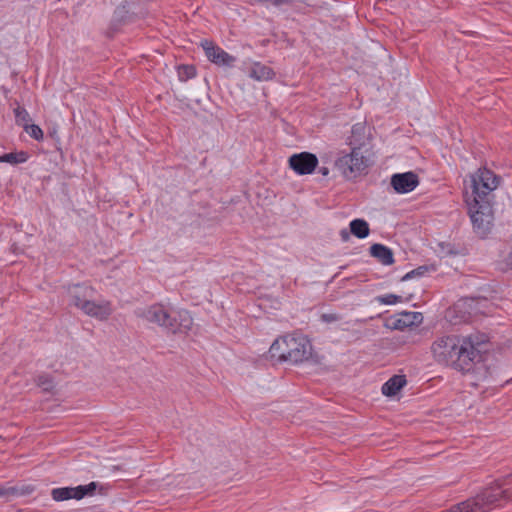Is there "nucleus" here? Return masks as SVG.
Masks as SVG:
<instances>
[{
    "instance_id": "obj_11",
    "label": "nucleus",
    "mask_w": 512,
    "mask_h": 512,
    "mask_svg": "<svg viewBox=\"0 0 512 512\" xmlns=\"http://www.w3.org/2000/svg\"><path fill=\"white\" fill-rule=\"evenodd\" d=\"M135 315L162 327L163 323L169 319V310L164 305L155 303L148 307L137 309Z\"/></svg>"
},
{
    "instance_id": "obj_23",
    "label": "nucleus",
    "mask_w": 512,
    "mask_h": 512,
    "mask_svg": "<svg viewBox=\"0 0 512 512\" xmlns=\"http://www.w3.org/2000/svg\"><path fill=\"white\" fill-rule=\"evenodd\" d=\"M180 81H187L196 75V69L193 65H180L177 70Z\"/></svg>"
},
{
    "instance_id": "obj_3",
    "label": "nucleus",
    "mask_w": 512,
    "mask_h": 512,
    "mask_svg": "<svg viewBox=\"0 0 512 512\" xmlns=\"http://www.w3.org/2000/svg\"><path fill=\"white\" fill-rule=\"evenodd\" d=\"M67 292L70 297L69 305L75 306L90 317L106 321L113 313L110 301L96 303L93 300L96 290L87 283L71 284L68 286Z\"/></svg>"
},
{
    "instance_id": "obj_17",
    "label": "nucleus",
    "mask_w": 512,
    "mask_h": 512,
    "mask_svg": "<svg viewBox=\"0 0 512 512\" xmlns=\"http://www.w3.org/2000/svg\"><path fill=\"white\" fill-rule=\"evenodd\" d=\"M248 75L256 81H268L275 76V72L269 66L255 62L251 66Z\"/></svg>"
},
{
    "instance_id": "obj_16",
    "label": "nucleus",
    "mask_w": 512,
    "mask_h": 512,
    "mask_svg": "<svg viewBox=\"0 0 512 512\" xmlns=\"http://www.w3.org/2000/svg\"><path fill=\"white\" fill-rule=\"evenodd\" d=\"M406 384L407 379L405 375H393L382 385V394L387 397H394Z\"/></svg>"
},
{
    "instance_id": "obj_14",
    "label": "nucleus",
    "mask_w": 512,
    "mask_h": 512,
    "mask_svg": "<svg viewBox=\"0 0 512 512\" xmlns=\"http://www.w3.org/2000/svg\"><path fill=\"white\" fill-rule=\"evenodd\" d=\"M334 166L342 171L344 177L348 180L356 178L362 173H367L370 167L368 162H334Z\"/></svg>"
},
{
    "instance_id": "obj_10",
    "label": "nucleus",
    "mask_w": 512,
    "mask_h": 512,
    "mask_svg": "<svg viewBox=\"0 0 512 512\" xmlns=\"http://www.w3.org/2000/svg\"><path fill=\"white\" fill-rule=\"evenodd\" d=\"M201 46L205 51L206 57L212 63L218 66L232 67L236 62V58L221 47L215 45L212 41L204 40L201 42Z\"/></svg>"
},
{
    "instance_id": "obj_8",
    "label": "nucleus",
    "mask_w": 512,
    "mask_h": 512,
    "mask_svg": "<svg viewBox=\"0 0 512 512\" xmlns=\"http://www.w3.org/2000/svg\"><path fill=\"white\" fill-rule=\"evenodd\" d=\"M423 322V315L420 312L403 311L395 314L385 321V326L392 330L403 331L412 326H418Z\"/></svg>"
},
{
    "instance_id": "obj_4",
    "label": "nucleus",
    "mask_w": 512,
    "mask_h": 512,
    "mask_svg": "<svg viewBox=\"0 0 512 512\" xmlns=\"http://www.w3.org/2000/svg\"><path fill=\"white\" fill-rule=\"evenodd\" d=\"M371 131L372 128L365 123L354 124L349 137V152H343L336 160H370L375 157Z\"/></svg>"
},
{
    "instance_id": "obj_7",
    "label": "nucleus",
    "mask_w": 512,
    "mask_h": 512,
    "mask_svg": "<svg viewBox=\"0 0 512 512\" xmlns=\"http://www.w3.org/2000/svg\"><path fill=\"white\" fill-rule=\"evenodd\" d=\"M193 318L190 312L186 309L171 310L169 311V319L163 323L162 328L167 333L176 334H188L192 329Z\"/></svg>"
},
{
    "instance_id": "obj_28",
    "label": "nucleus",
    "mask_w": 512,
    "mask_h": 512,
    "mask_svg": "<svg viewBox=\"0 0 512 512\" xmlns=\"http://www.w3.org/2000/svg\"><path fill=\"white\" fill-rule=\"evenodd\" d=\"M287 160H318V158L313 153L302 152V153H294V154L288 156Z\"/></svg>"
},
{
    "instance_id": "obj_33",
    "label": "nucleus",
    "mask_w": 512,
    "mask_h": 512,
    "mask_svg": "<svg viewBox=\"0 0 512 512\" xmlns=\"http://www.w3.org/2000/svg\"><path fill=\"white\" fill-rule=\"evenodd\" d=\"M340 236L343 241H347L350 238V233L346 229L340 231Z\"/></svg>"
},
{
    "instance_id": "obj_35",
    "label": "nucleus",
    "mask_w": 512,
    "mask_h": 512,
    "mask_svg": "<svg viewBox=\"0 0 512 512\" xmlns=\"http://www.w3.org/2000/svg\"><path fill=\"white\" fill-rule=\"evenodd\" d=\"M11 250H12L14 253H17V251H18V247H17V245H16V244H13V245L11 246Z\"/></svg>"
},
{
    "instance_id": "obj_18",
    "label": "nucleus",
    "mask_w": 512,
    "mask_h": 512,
    "mask_svg": "<svg viewBox=\"0 0 512 512\" xmlns=\"http://www.w3.org/2000/svg\"><path fill=\"white\" fill-rule=\"evenodd\" d=\"M350 233L359 239H364L370 234V227L362 218L353 219L349 224Z\"/></svg>"
},
{
    "instance_id": "obj_34",
    "label": "nucleus",
    "mask_w": 512,
    "mask_h": 512,
    "mask_svg": "<svg viewBox=\"0 0 512 512\" xmlns=\"http://www.w3.org/2000/svg\"><path fill=\"white\" fill-rule=\"evenodd\" d=\"M323 176H327L329 174V169L327 167H320L318 170Z\"/></svg>"
},
{
    "instance_id": "obj_31",
    "label": "nucleus",
    "mask_w": 512,
    "mask_h": 512,
    "mask_svg": "<svg viewBox=\"0 0 512 512\" xmlns=\"http://www.w3.org/2000/svg\"><path fill=\"white\" fill-rule=\"evenodd\" d=\"M446 248H447V251H446V254L447 255H450V256H456V255H459L461 252L456 249V247L452 244H449L447 243L446 245Z\"/></svg>"
},
{
    "instance_id": "obj_29",
    "label": "nucleus",
    "mask_w": 512,
    "mask_h": 512,
    "mask_svg": "<svg viewBox=\"0 0 512 512\" xmlns=\"http://www.w3.org/2000/svg\"><path fill=\"white\" fill-rule=\"evenodd\" d=\"M509 479H511V476H508V479H505V480H500V479H498V480H496V481L492 484V485H497V484L499 483V484L503 485V488H504V489H507V490H508V492H509V494H510V498L505 502V504H506L507 502H509L510 500H512V492H511V489H510L509 487H507V486L510 484Z\"/></svg>"
},
{
    "instance_id": "obj_19",
    "label": "nucleus",
    "mask_w": 512,
    "mask_h": 512,
    "mask_svg": "<svg viewBox=\"0 0 512 512\" xmlns=\"http://www.w3.org/2000/svg\"><path fill=\"white\" fill-rule=\"evenodd\" d=\"M51 497L56 502H62L70 499L77 500L75 487H59L51 490Z\"/></svg>"
},
{
    "instance_id": "obj_36",
    "label": "nucleus",
    "mask_w": 512,
    "mask_h": 512,
    "mask_svg": "<svg viewBox=\"0 0 512 512\" xmlns=\"http://www.w3.org/2000/svg\"><path fill=\"white\" fill-rule=\"evenodd\" d=\"M11 164H18L19 162L18 161H15V162H10Z\"/></svg>"
},
{
    "instance_id": "obj_6",
    "label": "nucleus",
    "mask_w": 512,
    "mask_h": 512,
    "mask_svg": "<svg viewBox=\"0 0 512 512\" xmlns=\"http://www.w3.org/2000/svg\"><path fill=\"white\" fill-rule=\"evenodd\" d=\"M502 181L501 176L494 171L483 167L479 168L475 174L471 176V192L464 191L463 197L475 196L479 200H491L490 196Z\"/></svg>"
},
{
    "instance_id": "obj_32",
    "label": "nucleus",
    "mask_w": 512,
    "mask_h": 512,
    "mask_svg": "<svg viewBox=\"0 0 512 512\" xmlns=\"http://www.w3.org/2000/svg\"><path fill=\"white\" fill-rule=\"evenodd\" d=\"M322 319L325 321V322H334V321H337L338 320V316L336 314H323L322 315Z\"/></svg>"
},
{
    "instance_id": "obj_1",
    "label": "nucleus",
    "mask_w": 512,
    "mask_h": 512,
    "mask_svg": "<svg viewBox=\"0 0 512 512\" xmlns=\"http://www.w3.org/2000/svg\"><path fill=\"white\" fill-rule=\"evenodd\" d=\"M487 334L476 332L468 336L448 335L435 340L431 350L435 360L453 369L468 373L484 360L488 352Z\"/></svg>"
},
{
    "instance_id": "obj_26",
    "label": "nucleus",
    "mask_w": 512,
    "mask_h": 512,
    "mask_svg": "<svg viewBox=\"0 0 512 512\" xmlns=\"http://www.w3.org/2000/svg\"><path fill=\"white\" fill-rule=\"evenodd\" d=\"M378 302L385 305H393L403 301V298L395 294H386L376 298Z\"/></svg>"
},
{
    "instance_id": "obj_27",
    "label": "nucleus",
    "mask_w": 512,
    "mask_h": 512,
    "mask_svg": "<svg viewBox=\"0 0 512 512\" xmlns=\"http://www.w3.org/2000/svg\"><path fill=\"white\" fill-rule=\"evenodd\" d=\"M24 130L34 139L39 140L43 137L42 129L35 124H30L24 128Z\"/></svg>"
},
{
    "instance_id": "obj_5",
    "label": "nucleus",
    "mask_w": 512,
    "mask_h": 512,
    "mask_svg": "<svg viewBox=\"0 0 512 512\" xmlns=\"http://www.w3.org/2000/svg\"><path fill=\"white\" fill-rule=\"evenodd\" d=\"M464 202L467 205L473 231L480 238H486L492 228L494 221L493 208L491 200H479L475 196H466Z\"/></svg>"
},
{
    "instance_id": "obj_25",
    "label": "nucleus",
    "mask_w": 512,
    "mask_h": 512,
    "mask_svg": "<svg viewBox=\"0 0 512 512\" xmlns=\"http://www.w3.org/2000/svg\"><path fill=\"white\" fill-rule=\"evenodd\" d=\"M501 257V263L504 264L507 269L512 270V237L507 241Z\"/></svg>"
},
{
    "instance_id": "obj_13",
    "label": "nucleus",
    "mask_w": 512,
    "mask_h": 512,
    "mask_svg": "<svg viewBox=\"0 0 512 512\" xmlns=\"http://www.w3.org/2000/svg\"><path fill=\"white\" fill-rule=\"evenodd\" d=\"M3 499L11 500L17 497L29 496L35 491V486L26 483H17L11 485L10 482L5 485H1Z\"/></svg>"
},
{
    "instance_id": "obj_30",
    "label": "nucleus",
    "mask_w": 512,
    "mask_h": 512,
    "mask_svg": "<svg viewBox=\"0 0 512 512\" xmlns=\"http://www.w3.org/2000/svg\"><path fill=\"white\" fill-rule=\"evenodd\" d=\"M24 153L21 152L20 156L21 158H18L16 154L14 153H5L3 155H0V160H25Z\"/></svg>"
},
{
    "instance_id": "obj_12",
    "label": "nucleus",
    "mask_w": 512,
    "mask_h": 512,
    "mask_svg": "<svg viewBox=\"0 0 512 512\" xmlns=\"http://www.w3.org/2000/svg\"><path fill=\"white\" fill-rule=\"evenodd\" d=\"M77 500H81L85 497H92L96 494L106 496L111 489L109 484H103L97 481H92L86 485H78L75 487Z\"/></svg>"
},
{
    "instance_id": "obj_24",
    "label": "nucleus",
    "mask_w": 512,
    "mask_h": 512,
    "mask_svg": "<svg viewBox=\"0 0 512 512\" xmlns=\"http://www.w3.org/2000/svg\"><path fill=\"white\" fill-rule=\"evenodd\" d=\"M15 120L18 125H22L23 128L30 125L31 120L29 113L23 107L18 106L14 109Z\"/></svg>"
},
{
    "instance_id": "obj_9",
    "label": "nucleus",
    "mask_w": 512,
    "mask_h": 512,
    "mask_svg": "<svg viewBox=\"0 0 512 512\" xmlns=\"http://www.w3.org/2000/svg\"><path fill=\"white\" fill-rule=\"evenodd\" d=\"M419 183V176L413 171L394 173L390 178V186L397 194L410 193L416 189Z\"/></svg>"
},
{
    "instance_id": "obj_22",
    "label": "nucleus",
    "mask_w": 512,
    "mask_h": 512,
    "mask_svg": "<svg viewBox=\"0 0 512 512\" xmlns=\"http://www.w3.org/2000/svg\"><path fill=\"white\" fill-rule=\"evenodd\" d=\"M35 382L44 392H52L55 387L54 378L47 373L40 374L36 377Z\"/></svg>"
},
{
    "instance_id": "obj_21",
    "label": "nucleus",
    "mask_w": 512,
    "mask_h": 512,
    "mask_svg": "<svg viewBox=\"0 0 512 512\" xmlns=\"http://www.w3.org/2000/svg\"><path fill=\"white\" fill-rule=\"evenodd\" d=\"M436 269H437L436 265H434V264L418 266L417 268L406 273L401 278V281H408V280L416 278V277H422L425 274H427L428 272H435Z\"/></svg>"
},
{
    "instance_id": "obj_20",
    "label": "nucleus",
    "mask_w": 512,
    "mask_h": 512,
    "mask_svg": "<svg viewBox=\"0 0 512 512\" xmlns=\"http://www.w3.org/2000/svg\"><path fill=\"white\" fill-rule=\"evenodd\" d=\"M289 168L298 175H307L313 173L318 167L319 162H288Z\"/></svg>"
},
{
    "instance_id": "obj_2",
    "label": "nucleus",
    "mask_w": 512,
    "mask_h": 512,
    "mask_svg": "<svg viewBox=\"0 0 512 512\" xmlns=\"http://www.w3.org/2000/svg\"><path fill=\"white\" fill-rule=\"evenodd\" d=\"M312 357V344L302 334L280 336L269 348L267 359L273 364L289 362L298 364Z\"/></svg>"
},
{
    "instance_id": "obj_15",
    "label": "nucleus",
    "mask_w": 512,
    "mask_h": 512,
    "mask_svg": "<svg viewBox=\"0 0 512 512\" xmlns=\"http://www.w3.org/2000/svg\"><path fill=\"white\" fill-rule=\"evenodd\" d=\"M369 253L376 258L382 265L390 266L394 264V253L391 248L381 243H374L369 248Z\"/></svg>"
}]
</instances>
